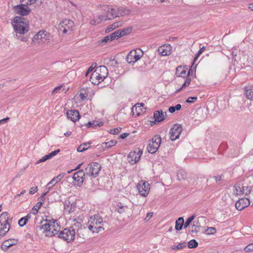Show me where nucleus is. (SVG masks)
<instances>
[{"mask_svg": "<svg viewBox=\"0 0 253 253\" xmlns=\"http://www.w3.org/2000/svg\"><path fill=\"white\" fill-rule=\"evenodd\" d=\"M36 230H41L46 236L51 237L58 233L60 230V226L56 220H42L40 225L36 227Z\"/></svg>", "mask_w": 253, "mask_h": 253, "instance_id": "obj_1", "label": "nucleus"}, {"mask_svg": "<svg viewBox=\"0 0 253 253\" xmlns=\"http://www.w3.org/2000/svg\"><path fill=\"white\" fill-rule=\"evenodd\" d=\"M88 228L90 231L92 233H98L104 230L106 223L103 221V219L99 215L95 214L90 217L88 221Z\"/></svg>", "mask_w": 253, "mask_h": 253, "instance_id": "obj_2", "label": "nucleus"}, {"mask_svg": "<svg viewBox=\"0 0 253 253\" xmlns=\"http://www.w3.org/2000/svg\"><path fill=\"white\" fill-rule=\"evenodd\" d=\"M12 25L17 37H18L17 34H24L29 30L28 21L21 16H16L12 22Z\"/></svg>", "mask_w": 253, "mask_h": 253, "instance_id": "obj_3", "label": "nucleus"}, {"mask_svg": "<svg viewBox=\"0 0 253 253\" xmlns=\"http://www.w3.org/2000/svg\"><path fill=\"white\" fill-rule=\"evenodd\" d=\"M51 38L50 34L45 31L39 32L32 39V42L39 45L48 43Z\"/></svg>", "mask_w": 253, "mask_h": 253, "instance_id": "obj_4", "label": "nucleus"}, {"mask_svg": "<svg viewBox=\"0 0 253 253\" xmlns=\"http://www.w3.org/2000/svg\"><path fill=\"white\" fill-rule=\"evenodd\" d=\"M102 9L106 12V14H102L99 15L100 20L97 21L98 23H100L102 21H106L114 19L115 17H118L117 8H112L109 5L103 6Z\"/></svg>", "mask_w": 253, "mask_h": 253, "instance_id": "obj_5", "label": "nucleus"}, {"mask_svg": "<svg viewBox=\"0 0 253 253\" xmlns=\"http://www.w3.org/2000/svg\"><path fill=\"white\" fill-rule=\"evenodd\" d=\"M101 166L97 163H89L85 169L84 172L86 176L95 178L98 175L101 169Z\"/></svg>", "mask_w": 253, "mask_h": 253, "instance_id": "obj_6", "label": "nucleus"}, {"mask_svg": "<svg viewBox=\"0 0 253 253\" xmlns=\"http://www.w3.org/2000/svg\"><path fill=\"white\" fill-rule=\"evenodd\" d=\"M8 212H3L0 215V222L2 227L0 230V236L3 237L10 229V224L8 222L9 218Z\"/></svg>", "mask_w": 253, "mask_h": 253, "instance_id": "obj_7", "label": "nucleus"}, {"mask_svg": "<svg viewBox=\"0 0 253 253\" xmlns=\"http://www.w3.org/2000/svg\"><path fill=\"white\" fill-rule=\"evenodd\" d=\"M143 55L142 50L139 48L132 50L128 54L126 60L129 64H133L139 60Z\"/></svg>", "mask_w": 253, "mask_h": 253, "instance_id": "obj_8", "label": "nucleus"}, {"mask_svg": "<svg viewBox=\"0 0 253 253\" xmlns=\"http://www.w3.org/2000/svg\"><path fill=\"white\" fill-rule=\"evenodd\" d=\"M58 237L69 243L75 239V231L72 228H65L57 234Z\"/></svg>", "mask_w": 253, "mask_h": 253, "instance_id": "obj_9", "label": "nucleus"}, {"mask_svg": "<svg viewBox=\"0 0 253 253\" xmlns=\"http://www.w3.org/2000/svg\"><path fill=\"white\" fill-rule=\"evenodd\" d=\"M74 27V23L73 21L65 19L60 22L59 30L64 34H66L73 31Z\"/></svg>", "mask_w": 253, "mask_h": 253, "instance_id": "obj_10", "label": "nucleus"}, {"mask_svg": "<svg viewBox=\"0 0 253 253\" xmlns=\"http://www.w3.org/2000/svg\"><path fill=\"white\" fill-rule=\"evenodd\" d=\"M182 131V127L179 124H175L171 128L169 131L170 139L171 141H174L178 139Z\"/></svg>", "mask_w": 253, "mask_h": 253, "instance_id": "obj_11", "label": "nucleus"}, {"mask_svg": "<svg viewBox=\"0 0 253 253\" xmlns=\"http://www.w3.org/2000/svg\"><path fill=\"white\" fill-rule=\"evenodd\" d=\"M140 195L143 197H146L149 193L150 185L148 182L141 180L137 186Z\"/></svg>", "mask_w": 253, "mask_h": 253, "instance_id": "obj_12", "label": "nucleus"}, {"mask_svg": "<svg viewBox=\"0 0 253 253\" xmlns=\"http://www.w3.org/2000/svg\"><path fill=\"white\" fill-rule=\"evenodd\" d=\"M142 151L139 149L133 151H131L128 155L127 159L129 163L134 164L139 161Z\"/></svg>", "mask_w": 253, "mask_h": 253, "instance_id": "obj_13", "label": "nucleus"}, {"mask_svg": "<svg viewBox=\"0 0 253 253\" xmlns=\"http://www.w3.org/2000/svg\"><path fill=\"white\" fill-rule=\"evenodd\" d=\"M85 176L86 174L84 171L82 169H79L74 174L73 179L77 182V185L79 186H81L85 179Z\"/></svg>", "mask_w": 253, "mask_h": 253, "instance_id": "obj_14", "label": "nucleus"}, {"mask_svg": "<svg viewBox=\"0 0 253 253\" xmlns=\"http://www.w3.org/2000/svg\"><path fill=\"white\" fill-rule=\"evenodd\" d=\"M28 4L21 3L20 5L15 6L14 7L15 10L17 14L21 15V16H25L28 15L31 10L28 7Z\"/></svg>", "mask_w": 253, "mask_h": 253, "instance_id": "obj_15", "label": "nucleus"}, {"mask_svg": "<svg viewBox=\"0 0 253 253\" xmlns=\"http://www.w3.org/2000/svg\"><path fill=\"white\" fill-rule=\"evenodd\" d=\"M131 32L130 29H120L117 30L110 35L111 41L118 39L122 36L129 34Z\"/></svg>", "mask_w": 253, "mask_h": 253, "instance_id": "obj_16", "label": "nucleus"}, {"mask_svg": "<svg viewBox=\"0 0 253 253\" xmlns=\"http://www.w3.org/2000/svg\"><path fill=\"white\" fill-rule=\"evenodd\" d=\"M249 198H244L239 199L235 204L236 208L239 211L243 210L250 204Z\"/></svg>", "mask_w": 253, "mask_h": 253, "instance_id": "obj_17", "label": "nucleus"}, {"mask_svg": "<svg viewBox=\"0 0 253 253\" xmlns=\"http://www.w3.org/2000/svg\"><path fill=\"white\" fill-rule=\"evenodd\" d=\"M172 50V47L170 44H164L160 46L158 49L159 53L162 56L170 55Z\"/></svg>", "mask_w": 253, "mask_h": 253, "instance_id": "obj_18", "label": "nucleus"}, {"mask_svg": "<svg viewBox=\"0 0 253 253\" xmlns=\"http://www.w3.org/2000/svg\"><path fill=\"white\" fill-rule=\"evenodd\" d=\"M68 119L71 120L73 122H76L80 118L79 112L76 110H71L68 111L66 113Z\"/></svg>", "mask_w": 253, "mask_h": 253, "instance_id": "obj_19", "label": "nucleus"}, {"mask_svg": "<svg viewBox=\"0 0 253 253\" xmlns=\"http://www.w3.org/2000/svg\"><path fill=\"white\" fill-rule=\"evenodd\" d=\"M17 243V240L15 239H9L3 242L1 245V249L3 251H6L7 249L13 245Z\"/></svg>", "mask_w": 253, "mask_h": 253, "instance_id": "obj_20", "label": "nucleus"}, {"mask_svg": "<svg viewBox=\"0 0 253 253\" xmlns=\"http://www.w3.org/2000/svg\"><path fill=\"white\" fill-rule=\"evenodd\" d=\"M104 79H103L102 77L99 76V74H98L95 72H93L90 77L89 81L94 85L98 84L102 81H104Z\"/></svg>", "mask_w": 253, "mask_h": 253, "instance_id": "obj_21", "label": "nucleus"}, {"mask_svg": "<svg viewBox=\"0 0 253 253\" xmlns=\"http://www.w3.org/2000/svg\"><path fill=\"white\" fill-rule=\"evenodd\" d=\"M166 112H164L162 110H157L154 113V118L155 121L157 122H161L164 121L166 116Z\"/></svg>", "mask_w": 253, "mask_h": 253, "instance_id": "obj_22", "label": "nucleus"}, {"mask_svg": "<svg viewBox=\"0 0 253 253\" xmlns=\"http://www.w3.org/2000/svg\"><path fill=\"white\" fill-rule=\"evenodd\" d=\"M94 72L99 74V76L104 79L108 75V69L105 66H99L96 68Z\"/></svg>", "mask_w": 253, "mask_h": 253, "instance_id": "obj_23", "label": "nucleus"}, {"mask_svg": "<svg viewBox=\"0 0 253 253\" xmlns=\"http://www.w3.org/2000/svg\"><path fill=\"white\" fill-rule=\"evenodd\" d=\"M200 218H202V217H199L197 218V220H196L193 221V224L191 226V232L192 233H198L201 228V224L199 222V219Z\"/></svg>", "mask_w": 253, "mask_h": 253, "instance_id": "obj_24", "label": "nucleus"}, {"mask_svg": "<svg viewBox=\"0 0 253 253\" xmlns=\"http://www.w3.org/2000/svg\"><path fill=\"white\" fill-rule=\"evenodd\" d=\"M75 207L73 204H71V203L68 201H65L64 203V210L65 212H67L68 213H70L71 212H73L75 210Z\"/></svg>", "mask_w": 253, "mask_h": 253, "instance_id": "obj_25", "label": "nucleus"}, {"mask_svg": "<svg viewBox=\"0 0 253 253\" xmlns=\"http://www.w3.org/2000/svg\"><path fill=\"white\" fill-rule=\"evenodd\" d=\"M244 93L247 98L249 99H252L253 97V86H249L245 88Z\"/></svg>", "mask_w": 253, "mask_h": 253, "instance_id": "obj_26", "label": "nucleus"}, {"mask_svg": "<svg viewBox=\"0 0 253 253\" xmlns=\"http://www.w3.org/2000/svg\"><path fill=\"white\" fill-rule=\"evenodd\" d=\"M184 226V219L183 217H179L175 221V229L176 230L180 231Z\"/></svg>", "mask_w": 253, "mask_h": 253, "instance_id": "obj_27", "label": "nucleus"}, {"mask_svg": "<svg viewBox=\"0 0 253 253\" xmlns=\"http://www.w3.org/2000/svg\"><path fill=\"white\" fill-rule=\"evenodd\" d=\"M117 11L118 13V17L124 16L128 15L129 13V10L126 8L123 7H117Z\"/></svg>", "mask_w": 253, "mask_h": 253, "instance_id": "obj_28", "label": "nucleus"}, {"mask_svg": "<svg viewBox=\"0 0 253 253\" xmlns=\"http://www.w3.org/2000/svg\"><path fill=\"white\" fill-rule=\"evenodd\" d=\"M159 147L155 146V145L152 143L150 141H149V144L147 146V150L149 153L153 154L155 153Z\"/></svg>", "mask_w": 253, "mask_h": 253, "instance_id": "obj_29", "label": "nucleus"}, {"mask_svg": "<svg viewBox=\"0 0 253 253\" xmlns=\"http://www.w3.org/2000/svg\"><path fill=\"white\" fill-rule=\"evenodd\" d=\"M152 143L155 145V146L159 147L160 146V144L161 143V136L159 135H156L154 136V137L152 139L151 141H150Z\"/></svg>", "mask_w": 253, "mask_h": 253, "instance_id": "obj_30", "label": "nucleus"}, {"mask_svg": "<svg viewBox=\"0 0 253 253\" xmlns=\"http://www.w3.org/2000/svg\"><path fill=\"white\" fill-rule=\"evenodd\" d=\"M117 143V141L115 140H110L107 142L102 143L101 144V147L103 148H108L111 147L113 146H115Z\"/></svg>", "mask_w": 253, "mask_h": 253, "instance_id": "obj_31", "label": "nucleus"}, {"mask_svg": "<svg viewBox=\"0 0 253 253\" xmlns=\"http://www.w3.org/2000/svg\"><path fill=\"white\" fill-rule=\"evenodd\" d=\"M103 124L102 122H98L97 121H94L93 122H89L85 124L86 126L88 127H94L96 126H103Z\"/></svg>", "mask_w": 253, "mask_h": 253, "instance_id": "obj_32", "label": "nucleus"}, {"mask_svg": "<svg viewBox=\"0 0 253 253\" xmlns=\"http://www.w3.org/2000/svg\"><path fill=\"white\" fill-rule=\"evenodd\" d=\"M242 188H243V185L240 184H237L234 186V193L237 195H240L242 193Z\"/></svg>", "mask_w": 253, "mask_h": 253, "instance_id": "obj_33", "label": "nucleus"}, {"mask_svg": "<svg viewBox=\"0 0 253 253\" xmlns=\"http://www.w3.org/2000/svg\"><path fill=\"white\" fill-rule=\"evenodd\" d=\"M42 205V202L39 201L37 202L36 205L32 208V213L36 215L38 212V210Z\"/></svg>", "mask_w": 253, "mask_h": 253, "instance_id": "obj_34", "label": "nucleus"}, {"mask_svg": "<svg viewBox=\"0 0 253 253\" xmlns=\"http://www.w3.org/2000/svg\"><path fill=\"white\" fill-rule=\"evenodd\" d=\"M89 147V144L84 143L80 145L77 148V151L79 152H83Z\"/></svg>", "mask_w": 253, "mask_h": 253, "instance_id": "obj_35", "label": "nucleus"}, {"mask_svg": "<svg viewBox=\"0 0 253 253\" xmlns=\"http://www.w3.org/2000/svg\"><path fill=\"white\" fill-rule=\"evenodd\" d=\"M198 245V243L195 239L189 241L187 243V246L190 249L195 248Z\"/></svg>", "mask_w": 253, "mask_h": 253, "instance_id": "obj_36", "label": "nucleus"}, {"mask_svg": "<svg viewBox=\"0 0 253 253\" xmlns=\"http://www.w3.org/2000/svg\"><path fill=\"white\" fill-rule=\"evenodd\" d=\"M196 215L195 214H193L190 217H189L187 219L186 222L185 223L184 222V228H186L187 227H188L189 226L190 224L192 222V221L194 219Z\"/></svg>", "mask_w": 253, "mask_h": 253, "instance_id": "obj_37", "label": "nucleus"}, {"mask_svg": "<svg viewBox=\"0 0 253 253\" xmlns=\"http://www.w3.org/2000/svg\"><path fill=\"white\" fill-rule=\"evenodd\" d=\"M252 189L251 186H243V188H242V194H245V195H248L251 192V190Z\"/></svg>", "mask_w": 253, "mask_h": 253, "instance_id": "obj_38", "label": "nucleus"}, {"mask_svg": "<svg viewBox=\"0 0 253 253\" xmlns=\"http://www.w3.org/2000/svg\"><path fill=\"white\" fill-rule=\"evenodd\" d=\"M186 247L185 243H179L176 246H172L171 248L173 250H179L185 248Z\"/></svg>", "mask_w": 253, "mask_h": 253, "instance_id": "obj_39", "label": "nucleus"}, {"mask_svg": "<svg viewBox=\"0 0 253 253\" xmlns=\"http://www.w3.org/2000/svg\"><path fill=\"white\" fill-rule=\"evenodd\" d=\"M57 180L54 177L51 179L47 184L46 187H47L48 191L50 190L51 188L54 186L57 182Z\"/></svg>", "mask_w": 253, "mask_h": 253, "instance_id": "obj_40", "label": "nucleus"}, {"mask_svg": "<svg viewBox=\"0 0 253 253\" xmlns=\"http://www.w3.org/2000/svg\"><path fill=\"white\" fill-rule=\"evenodd\" d=\"M189 74H190V71L188 72V76L187 77V78L185 81V82L182 85V88H185V87L188 86L190 84L191 80V78L189 77Z\"/></svg>", "mask_w": 253, "mask_h": 253, "instance_id": "obj_41", "label": "nucleus"}, {"mask_svg": "<svg viewBox=\"0 0 253 253\" xmlns=\"http://www.w3.org/2000/svg\"><path fill=\"white\" fill-rule=\"evenodd\" d=\"M179 69H181V67H179L176 68V74L178 77H184L186 75V71L185 70H183L182 71H181L180 72V73H179L178 72H179Z\"/></svg>", "mask_w": 253, "mask_h": 253, "instance_id": "obj_42", "label": "nucleus"}, {"mask_svg": "<svg viewBox=\"0 0 253 253\" xmlns=\"http://www.w3.org/2000/svg\"><path fill=\"white\" fill-rule=\"evenodd\" d=\"M62 89L63 91H64V93H65L66 92V90H64V89L63 88V85H60V86H57L56 87H55L53 90L52 91V94H54V93H59V92H60V90Z\"/></svg>", "mask_w": 253, "mask_h": 253, "instance_id": "obj_43", "label": "nucleus"}, {"mask_svg": "<svg viewBox=\"0 0 253 253\" xmlns=\"http://www.w3.org/2000/svg\"><path fill=\"white\" fill-rule=\"evenodd\" d=\"M206 49V46H203L202 47H201L197 54L196 55V56L194 58V61L195 62L196 60L198 58L199 56L205 51Z\"/></svg>", "mask_w": 253, "mask_h": 253, "instance_id": "obj_44", "label": "nucleus"}, {"mask_svg": "<svg viewBox=\"0 0 253 253\" xmlns=\"http://www.w3.org/2000/svg\"><path fill=\"white\" fill-rule=\"evenodd\" d=\"M96 63H93L91 64V65L87 69V70L85 73V76H87L89 73L93 71V70L96 67Z\"/></svg>", "mask_w": 253, "mask_h": 253, "instance_id": "obj_45", "label": "nucleus"}, {"mask_svg": "<svg viewBox=\"0 0 253 253\" xmlns=\"http://www.w3.org/2000/svg\"><path fill=\"white\" fill-rule=\"evenodd\" d=\"M37 0H20V2L21 3L31 5L35 3Z\"/></svg>", "mask_w": 253, "mask_h": 253, "instance_id": "obj_46", "label": "nucleus"}, {"mask_svg": "<svg viewBox=\"0 0 253 253\" xmlns=\"http://www.w3.org/2000/svg\"><path fill=\"white\" fill-rule=\"evenodd\" d=\"M244 251L246 252L249 253L253 251V244H250L247 246L245 249Z\"/></svg>", "mask_w": 253, "mask_h": 253, "instance_id": "obj_47", "label": "nucleus"}, {"mask_svg": "<svg viewBox=\"0 0 253 253\" xmlns=\"http://www.w3.org/2000/svg\"><path fill=\"white\" fill-rule=\"evenodd\" d=\"M27 220L24 217L20 218L18 221V224L20 226L22 227L25 225L27 223Z\"/></svg>", "mask_w": 253, "mask_h": 253, "instance_id": "obj_48", "label": "nucleus"}, {"mask_svg": "<svg viewBox=\"0 0 253 253\" xmlns=\"http://www.w3.org/2000/svg\"><path fill=\"white\" fill-rule=\"evenodd\" d=\"M49 159L50 158L49 157L48 155V154L44 156L43 157H42L41 159H40L38 161H37L36 164H39L42 162H45Z\"/></svg>", "mask_w": 253, "mask_h": 253, "instance_id": "obj_49", "label": "nucleus"}, {"mask_svg": "<svg viewBox=\"0 0 253 253\" xmlns=\"http://www.w3.org/2000/svg\"><path fill=\"white\" fill-rule=\"evenodd\" d=\"M121 130V127H117L115 128L111 129L109 131V132L111 134H118L120 131Z\"/></svg>", "mask_w": 253, "mask_h": 253, "instance_id": "obj_50", "label": "nucleus"}, {"mask_svg": "<svg viewBox=\"0 0 253 253\" xmlns=\"http://www.w3.org/2000/svg\"><path fill=\"white\" fill-rule=\"evenodd\" d=\"M127 208V207L126 206H119V208L117 210V211L120 213H122L124 212L125 210Z\"/></svg>", "mask_w": 253, "mask_h": 253, "instance_id": "obj_51", "label": "nucleus"}, {"mask_svg": "<svg viewBox=\"0 0 253 253\" xmlns=\"http://www.w3.org/2000/svg\"><path fill=\"white\" fill-rule=\"evenodd\" d=\"M197 100V97H189L186 100V102L189 103L195 102Z\"/></svg>", "mask_w": 253, "mask_h": 253, "instance_id": "obj_52", "label": "nucleus"}, {"mask_svg": "<svg viewBox=\"0 0 253 253\" xmlns=\"http://www.w3.org/2000/svg\"><path fill=\"white\" fill-rule=\"evenodd\" d=\"M60 152L59 149H57L50 153H49L48 155L49 156V158H51L55 156L56 155H57L59 152Z\"/></svg>", "mask_w": 253, "mask_h": 253, "instance_id": "obj_53", "label": "nucleus"}, {"mask_svg": "<svg viewBox=\"0 0 253 253\" xmlns=\"http://www.w3.org/2000/svg\"><path fill=\"white\" fill-rule=\"evenodd\" d=\"M207 233L208 234H212L216 232V229L214 227H209L207 230Z\"/></svg>", "mask_w": 253, "mask_h": 253, "instance_id": "obj_54", "label": "nucleus"}, {"mask_svg": "<svg viewBox=\"0 0 253 253\" xmlns=\"http://www.w3.org/2000/svg\"><path fill=\"white\" fill-rule=\"evenodd\" d=\"M38 190V189L37 186L31 187L30 190H29V194H34L37 192Z\"/></svg>", "mask_w": 253, "mask_h": 253, "instance_id": "obj_55", "label": "nucleus"}, {"mask_svg": "<svg viewBox=\"0 0 253 253\" xmlns=\"http://www.w3.org/2000/svg\"><path fill=\"white\" fill-rule=\"evenodd\" d=\"M110 35L105 37L102 40V43H107L108 41H111Z\"/></svg>", "mask_w": 253, "mask_h": 253, "instance_id": "obj_56", "label": "nucleus"}, {"mask_svg": "<svg viewBox=\"0 0 253 253\" xmlns=\"http://www.w3.org/2000/svg\"><path fill=\"white\" fill-rule=\"evenodd\" d=\"M65 175L64 173H62L58 175L56 177H54L57 181L60 180L61 179H62Z\"/></svg>", "mask_w": 253, "mask_h": 253, "instance_id": "obj_57", "label": "nucleus"}, {"mask_svg": "<svg viewBox=\"0 0 253 253\" xmlns=\"http://www.w3.org/2000/svg\"><path fill=\"white\" fill-rule=\"evenodd\" d=\"M153 212H148L147 213L146 217L145 218V220L148 221L153 216Z\"/></svg>", "mask_w": 253, "mask_h": 253, "instance_id": "obj_58", "label": "nucleus"}, {"mask_svg": "<svg viewBox=\"0 0 253 253\" xmlns=\"http://www.w3.org/2000/svg\"><path fill=\"white\" fill-rule=\"evenodd\" d=\"M213 178L215 180L216 182L220 181L222 179V175H218V176H214L213 177Z\"/></svg>", "mask_w": 253, "mask_h": 253, "instance_id": "obj_59", "label": "nucleus"}, {"mask_svg": "<svg viewBox=\"0 0 253 253\" xmlns=\"http://www.w3.org/2000/svg\"><path fill=\"white\" fill-rule=\"evenodd\" d=\"M9 120V118L7 117L0 120V125L5 124Z\"/></svg>", "mask_w": 253, "mask_h": 253, "instance_id": "obj_60", "label": "nucleus"}, {"mask_svg": "<svg viewBox=\"0 0 253 253\" xmlns=\"http://www.w3.org/2000/svg\"><path fill=\"white\" fill-rule=\"evenodd\" d=\"M79 96L82 100H84L86 98L87 95H85L84 94L81 92L80 93Z\"/></svg>", "mask_w": 253, "mask_h": 253, "instance_id": "obj_61", "label": "nucleus"}, {"mask_svg": "<svg viewBox=\"0 0 253 253\" xmlns=\"http://www.w3.org/2000/svg\"><path fill=\"white\" fill-rule=\"evenodd\" d=\"M26 193V190H22L20 194H17L14 197V199H16L17 197L23 195L24 194H25Z\"/></svg>", "mask_w": 253, "mask_h": 253, "instance_id": "obj_62", "label": "nucleus"}, {"mask_svg": "<svg viewBox=\"0 0 253 253\" xmlns=\"http://www.w3.org/2000/svg\"><path fill=\"white\" fill-rule=\"evenodd\" d=\"M169 111L170 113H174L176 111V110L174 106H171L169 108Z\"/></svg>", "mask_w": 253, "mask_h": 253, "instance_id": "obj_63", "label": "nucleus"}, {"mask_svg": "<svg viewBox=\"0 0 253 253\" xmlns=\"http://www.w3.org/2000/svg\"><path fill=\"white\" fill-rule=\"evenodd\" d=\"M128 135V133H124L120 136V137L122 139H124V138H126Z\"/></svg>", "mask_w": 253, "mask_h": 253, "instance_id": "obj_64", "label": "nucleus"}]
</instances>
